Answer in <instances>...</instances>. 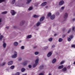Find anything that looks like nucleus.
<instances>
[{
  "label": "nucleus",
  "instance_id": "nucleus-1",
  "mask_svg": "<svg viewBox=\"0 0 75 75\" xmlns=\"http://www.w3.org/2000/svg\"><path fill=\"white\" fill-rule=\"evenodd\" d=\"M38 61H39V58H38L35 61V63L33 64V68L36 67L38 64Z\"/></svg>",
  "mask_w": 75,
  "mask_h": 75
},
{
  "label": "nucleus",
  "instance_id": "nucleus-2",
  "mask_svg": "<svg viewBox=\"0 0 75 75\" xmlns=\"http://www.w3.org/2000/svg\"><path fill=\"white\" fill-rule=\"evenodd\" d=\"M14 54L12 55V57L13 58H16L17 57V52L16 51H14Z\"/></svg>",
  "mask_w": 75,
  "mask_h": 75
},
{
  "label": "nucleus",
  "instance_id": "nucleus-3",
  "mask_svg": "<svg viewBox=\"0 0 75 75\" xmlns=\"http://www.w3.org/2000/svg\"><path fill=\"white\" fill-rule=\"evenodd\" d=\"M73 37H74V36H73V35H72L70 36V38H67V40L68 41H71V39H72V38H73Z\"/></svg>",
  "mask_w": 75,
  "mask_h": 75
},
{
  "label": "nucleus",
  "instance_id": "nucleus-4",
  "mask_svg": "<svg viewBox=\"0 0 75 75\" xmlns=\"http://www.w3.org/2000/svg\"><path fill=\"white\" fill-rule=\"evenodd\" d=\"M11 13L12 15L13 16H14V15H15V14H16V12H15V11H14L13 10H11Z\"/></svg>",
  "mask_w": 75,
  "mask_h": 75
},
{
  "label": "nucleus",
  "instance_id": "nucleus-5",
  "mask_svg": "<svg viewBox=\"0 0 75 75\" xmlns=\"http://www.w3.org/2000/svg\"><path fill=\"white\" fill-rule=\"evenodd\" d=\"M64 4V1L63 0L61 1L59 3V5L60 6H62Z\"/></svg>",
  "mask_w": 75,
  "mask_h": 75
},
{
  "label": "nucleus",
  "instance_id": "nucleus-6",
  "mask_svg": "<svg viewBox=\"0 0 75 75\" xmlns=\"http://www.w3.org/2000/svg\"><path fill=\"white\" fill-rule=\"evenodd\" d=\"M68 13H66L64 14V18H68Z\"/></svg>",
  "mask_w": 75,
  "mask_h": 75
},
{
  "label": "nucleus",
  "instance_id": "nucleus-7",
  "mask_svg": "<svg viewBox=\"0 0 75 75\" xmlns=\"http://www.w3.org/2000/svg\"><path fill=\"white\" fill-rule=\"evenodd\" d=\"M13 63V61H10L8 62V65H12Z\"/></svg>",
  "mask_w": 75,
  "mask_h": 75
},
{
  "label": "nucleus",
  "instance_id": "nucleus-8",
  "mask_svg": "<svg viewBox=\"0 0 75 75\" xmlns=\"http://www.w3.org/2000/svg\"><path fill=\"white\" fill-rule=\"evenodd\" d=\"M47 5V2H44L41 5V6L42 7H43L44 6H45L46 5Z\"/></svg>",
  "mask_w": 75,
  "mask_h": 75
},
{
  "label": "nucleus",
  "instance_id": "nucleus-9",
  "mask_svg": "<svg viewBox=\"0 0 75 75\" xmlns=\"http://www.w3.org/2000/svg\"><path fill=\"white\" fill-rule=\"evenodd\" d=\"M52 55V52H49L47 54V56L48 57H51V55Z\"/></svg>",
  "mask_w": 75,
  "mask_h": 75
},
{
  "label": "nucleus",
  "instance_id": "nucleus-10",
  "mask_svg": "<svg viewBox=\"0 0 75 75\" xmlns=\"http://www.w3.org/2000/svg\"><path fill=\"white\" fill-rule=\"evenodd\" d=\"M45 18V17H44V16H43L40 19V21H43L44 20V18Z\"/></svg>",
  "mask_w": 75,
  "mask_h": 75
},
{
  "label": "nucleus",
  "instance_id": "nucleus-11",
  "mask_svg": "<svg viewBox=\"0 0 75 75\" xmlns=\"http://www.w3.org/2000/svg\"><path fill=\"white\" fill-rule=\"evenodd\" d=\"M55 16L54 15H53L51 16V18L52 20H54V19H55Z\"/></svg>",
  "mask_w": 75,
  "mask_h": 75
},
{
  "label": "nucleus",
  "instance_id": "nucleus-12",
  "mask_svg": "<svg viewBox=\"0 0 75 75\" xmlns=\"http://www.w3.org/2000/svg\"><path fill=\"white\" fill-rule=\"evenodd\" d=\"M6 45H7V44H6V43L4 42L3 44V46L4 48L6 47Z\"/></svg>",
  "mask_w": 75,
  "mask_h": 75
},
{
  "label": "nucleus",
  "instance_id": "nucleus-13",
  "mask_svg": "<svg viewBox=\"0 0 75 75\" xmlns=\"http://www.w3.org/2000/svg\"><path fill=\"white\" fill-rule=\"evenodd\" d=\"M18 44V43L17 42H15L14 43L13 45L14 46H17Z\"/></svg>",
  "mask_w": 75,
  "mask_h": 75
},
{
  "label": "nucleus",
  "instance_id": "nucleus-14",
  "mask_svg": "<svg viewBox=\"0 0 75 75\" xmlns=\"http://www.w3.org/2000/svg\"><path fill=\"white\" fill-rule=\"evenodd\" d=\"M32 37V35H29L27 36V38L28 39L29 38H31Z\"/></svg>",
  "mask_w": 75,
  "mask_h": 75
},
{
  "label": "nucleus",
  "instance_id": "nucleus-15",
  "mask_svg": "<svg viewBox=\"0 0 75 75\" xmlns=\"http://www.w3.org/2000/svg\"><path fill=\"white\" fill-rule=\"evenodd\" d=\"M56 61H57V59H54L53 60L52 62L53 64H54V63H55V62H56Z\"/></svg>",
  "mask_w": 75,
  "mask_h": 75
},
{
  "label": "nucleus",
  "instance_id": "nucleus-16",
  "mask_svg": "<svg viewBox=\"0 0 75 75\" xmlns=\"http://www.w3.org/2000/svg\"><path fill=\"white\" fill-rule=\"evenodd\" d=\"M63 67H64V66L63 65L59 66L58 67L59 69H62V68H63Z\"/></svg>",
  "mask_w": 75,
  "mask_h": 75
},
{
  "label": "nucleus",
  "instance_id": "nucleus-17",
  "mask_svg": "<svg viewBox=\"0 0 75 75\" xmlns=\"http://www.w3.org/2000/svg\"><path fill=\"white\" fill-rule=\"evenodd\" d=\"M15 68V66H12L10 67V68L11 69H14Z\"/></svg>",
  "mask_w": 75,
  "mask_h": 75
},
{
  "label": "nucleus",
  "instance_id": "nucleus-18",
  "mask_svg": "<svg viewBox=\"0 0 75 75\" xmlns=\"http://www.w3.org/2000/svg\"><path fill=\"white\" fill-rule=\"evenodd\" d=\"M65 62V61H63L60 62V64L61 65H62V64H64Z\"/></svg>",
  "mask_w": 75,
  "mask_h": 75
},
{
  "label": "nucleus",
  "instance_id": "nucleus-19",
  "mask_svg": "<svg viewBox=\"0 0 75 75\" xmlns=\"http://www.w3.org/2000/svg\"><path fill=\"white\" fill-rule=\"evenodd\" d=\"M23 65H25V66L27 64V61H26L23 62Z\"/></svg>",
  "mask_w": 75,
  "mask_h": 75
},
{
  "label": "nucleus",
  "instance_id": "nucleus-20",
  "mask_svg": "<svg viewBox=\"0 0 75 75\" xmlns=\"http://www.w3.org/2000/svg\"><path fill=\"white\" fill-rule=\"evenodd\" d=\"M63 41V39L62 38H59V42H62Z\"/></svg>",
  "mask_w": 75,
  "mask_h": 75
},
{
  "label": "nucleus",
  "instance_id": "nucleus-21",
  "mask_svg": "<svg viewBox=\"0 0 75 75\" xmlns=\"http://www.w3.org/2000/svg\"><path fill=\"white\" fill-rule=\"evenodd\" d=\"M39 17V16L37 15H33V17H34V18H37Z\"/></svg>",
  "mask_w": 75,
  "mask_h": 75
},
{
  "label": "nucleus",
  "instance_id": "nucleus-22",
  "mask_svg": "<svg viewBox=\"0 0 75 75\" xmlns=\"http://www.w3.org/2000/svg\"><path fill=\"white\" fill-rule=\"evenodd\" d=\"M7 11H5L2 13V14H7Z\"/></svg>",
  "mask_w": 75,
  "mask_h": 75
},
{
  "label": "nucleus",
  "instance_id": "nucleus-23",
  "mask_svg": "<svg viewBox=\"0 0 75 75\" xmlns=\"http://www.w3.org/2000/svg\"><path fill=\"white\" fill-rule=\"evenodd\" d=\"M6 64V62H4L2 63V64H0V66H4Z\"/></svg>",
  "mask_w": 75,
  "mask_h": 75
},
{
  "label": "nucleus",
  "instance_id": "nucleus-24",
  "mask_svg": "<svg viewBox=\"0 0 75 75\" xmlns=\"http://www.w3.org/2000/svg\"><path fill=\"white\" fill-rule=\"evenodd\" d=\"M27 1L26 3L27 4H29L31 1V0H27Z\"/></svg>",
  "mask_w": 75,
  "mask_h": 75
},
{
  "label": "nucleus",
  "instance_id": "nucleus-25",
  "mask_svg": "<svg viewBox=\"0 0 75 75\" xmlns=\"http://www.w3.org/2000/svg\"><path fill=\"white\" fill-rule=\"evenodd\" d=\"M21 71L22 72H24V71H25V69L24 68H22L21 69Z\"/></svg>",
  "mask_w": 75,
  "mask_h": 75
},
{
  "label": "nucleus",
  "instance_id": "nucleus-26",
  "mask_svg": "<svg viewBox=\"0 0 75 75\" xmlns=\"http://www.w3.org/2000/svg\"><path fill=\"white\" fill-rule=\"evenodd\" d=\"M48 17H51V13H49L47 15Z\"/></svg>",
  "mask_w": 75,
  "mask_h": 75
},
{
  "label": "nucleus",
  "instance_id": "nucleus-27",
  "mask_svg": "<svg viewBox=\"0 0 75 75\" xmlns=\"http://www.w3.org/2000/svg\"><path fill=\"white\" fill-rule=\"evenodd\" d=\"M41 24V23L40 22H38L37 23V26H39Z\"/></svg>",
  "mask_w": 75,
  "mask_h": 75
},
{
  "label": "nucleus",
  "instance_id": "nucleus-28",
  "mask_svg": "<svg viewBox=\"0 0 75 75\" xmlns=\"http://www.w3.org/2000/svg\"><path fill=\"white\" fill-rule=\"evenodd\" d=\"M3 38V35H1L0 36V40H2V38Z\"/></svg>",
  "mask_w": 75,
  "mask_h": 75
},
{
  "label": "nucleus",
  "instance_id": "nucleus-29",
  "mask_svg": "<svg viewBox=\"0 0 75 75\" xmlns=\"http://www.w3.org/2000/svg\"><path fill=\"white\" fill-rule=\"evenodd\" d=\"M62 70L64 71H67V68L64 67L63 69Z\"/></svg>",
  "mask_w": 75,
  "mask_h": 75
},
{
  "label": "nucleus",
  "instance_id": "nucleus-30",
  "mask_svg": "<svg viewBox=\"0 0 75 75\" xmlns=\"http://www.w3.org/2000/svg\"><path fill=\"white\" fill-rule=\"evenodd\" d=\"M16 1L15 0H13L12 1V4H14L15 3Z\"/></svg>",
  "mask_w": 75,
  "mask_h": 75
},
{
  "label": "nucleus",
  "instance_id": "nucleus-31",
  "mask_svg": "<svg viewBox=\"0 0 75 75\" xmlns=\"http://www.w3.org/2000/svg\"><path fill=\"white\" fill-rule=\"evenodd\" d=\"M5 1H6V0H0V3H1L2 2H4Z\"/></svg>",
  "mask_w": 75,
  "mask_h": 75
},
{
  "label": "nucleus",
  "instance_id": "nucleus-32",
  "mask_svg": "<svg viewBox=\"0 0 75 75\" xmlns=\"http://www.w3.org/2000/svg\"><path fill=\"white\" fill-rule=\"evenodd\" d=\"M52 38H50L49 39V41H52Z\"/></svg>",
  "mask_w": 75,
  "mask_h": 75
},
{
  "label": "nucleus",
  "instance_id": "nucleus-33",
  "mask_svg": "<svg viewBox=\"0 0 75 75\" xmlns=\"http://www.w3.org/2000/svg\"><path fill=\"white\" fill-rule=\"evenodd\" d=\"M33 8L32 7H31L29 8V11L33 9Z\"/></svg>",
  "mask_w": 75,
  "mask_h": 75
},
{
  "label": "nucleus",
  "instance_id": "nucleus-34",
  "mask_svg": "<svg viewBox=\"0 0 75 75\" xmlns=\"http://www.w3.org/2000/svg\"><path fill=\"white\" fill-rule=\"evenodd\" d=\"M56 15H57V16H59V12H57Z\"/></svg>",
  "mask_w": 75,
  "mask_h": 75
},
{
  "label": "nucleus",
  "instance_id": "nucleus-35",
  "mask_svg": "<svg viewBox=\"0 0 75 75\" xmlns=\"http://www.w3.org/2000/svg\"><path fill=\"white\" fill-rule=\"evenodd\" d=\"M71 47L72 48H75V45H71Z\"/></svg>",
  "mask_w": 75,
  "mask_h": 75
},
{
  "label": "nucleus",
  "instance_id": "nucleus-36",
  "mask_svg": "<svg viewBox=\"0 0 75 75\" xmlns=\"http://www.w3.org/2000/svg\"><path fill=\"white\" fill-rule=\"evenodd\" d=\"M71 31V29H70L68 31V33H69Z\"/></svg>",
  "mask_w": 75,
  "mask_h": 75
},
{
  "label": "nucleus",
  "instance_id": "nucleus-37",
  "mask_svg": "<svg viewBox=\"0 0 75 75\" xmlns=\"http://www.w3.org/2000/svg\"><path fill=\"white\" fill-rule=\"evenodd\" d=\"M21 49H22V50H24V46H21Z\"/></svg>",
  "mask_w": 75,
  "mask_h": 75
},
{
  "label": "nucleus",
  "instance_id": "nucleus-38",
  "mask_svg": "<svg viewBox=\"0 0 75 75\" xmlns=\"http://www.w3.org/2000/svg\"><path fill=\"white\" fill-rule=\"evenodd\" d=\"M64 9V7L62 6L61 8V10H63Z\"/></svg>",
  "mask_w": 75,
  "mask_h": 75
},
{
  "label": "nucleus",
  "instance_id": "nucleus-39",
  "mask_svg": "<svg viewBox=\"0 0 75 75\" xmlns=\"http://www.w3.org/2000/svg\"><path fill=\"white\" fill-rule=\"evenodd\" d=\"M38 52H35V55H38Z\"/></svg>",
  "mask_w": 75,
  "mask_h": 75
},
{
  "label": "nucleus",
  "instance_id": "nucleus-40",
  "mask_svg": "<svg viewBox=\"0 0 75 75\" xmlns=\"http://www.w3.org/2000/svg\"><path fill=\"white\" fill-rule=\"evenodd\" d=\"M32 67V66H31V65H28V67L29 68H31Z\"/></svg>",
  "mask_w": 75,
  "mask_h": 75
},
{
  "label": "nucleus",
  "instance_id": "nucleus-41",
  "mask_svg": "<svg viewBox=\"0 0 75 75\" xmlns=\"http://www.w3.org/2000/svg\"><path fill=\"white\" fill-rule=\"evenodd\" d=\"M39 75H44V73H40Z\"/></svg>",
  "mask_w": 75,
  "mask_h": 75
},
{
  "label": "nucleus",
  "instance_id": "nucleus-42",
  "mask_svg": "<svg viewBox=\"0 0 75 75\" xmlns=\"http://www.w3.org/2000/svg\"><path fill=\"white\" fill-rule=\"evenodd\" d=\"M71 68V66H69L67 67V68H68V69H69V68Z\"/></svg>",
  "mask_w": 75,
  "mask_h": 75
},
{
  "label": "nucleus",
  "instance_id": "nucleus-43",
  "mask_svg": "<svg viewBox=\"0 0 75 75\" xmlns=\"http://www.w3.org/2000/svg\"><path fill=\"white\" fill-rule=\"evenodd\" d=\"M55 47V45H53L52 46V48H54V47Z\"/></svg>",
  "mask_w": 75,
  "mask_h": 75
},
{
  "label": "nucleus",
  "instance_id": "nucleus-44",
  "mask_svg": "<svg viewBox=\"0 0 75 75\" xmlns=\"http://www.w3.org/2000/svg\"><path fill=\"white\" fill-rule=\"evenodd\" d=\"M75 18H73L72 20V21H75Z\"/></svg>",
  "mask_w": 75,
  "mask_h": 75
},
{
  "label": "nucleus",
  "instance_id": "nucleus-45",
  "mask_svg": "<svg viewBox=\"0 0 75 75\" xmlns=\"http://www.w3.org/2000/svg\"><path fill=\"white\" fill-rule=\"evenodd\" d=\"M6 28L7 29H8V28H9V26L6 27Z\"/></svg>",
  "mask_w": 75,
  "mask_h": 75
},
{
  "label": "nucleus",
  "instance_id": "nucleus-46",
  "mask_svg": "<svg viewBox=\"0 0 75 75\" xmlns=\"http://www.w3.org/2000/svg\"><path fill=\"white\" fill-rule=\"evenodd\" d=\"M45 50H47V48H48V47H45Z\"/></svg>",
  "mask_w": 75,
  "mask_h": 75
},
{
  "label": "nucleus",
  "instance_id": "nucleus-47",
  "mask_svg": "<svg viewBox=\"0 0 75 75\" xmlns=\"http://www.w3.org/2000/svg\"><path fill=\"white\" fill-rule=\"evenodd\" d=\"M74 29H75V27H73V29H72L73 31H74Z\"/></svg>",
  "mask_w": 75,
  "mask_h": 75
},
{
  "label": "nucleus",
  "instance_id": "nucleus-48",
  "mask_svg": "<svg viewBox=\"0 0 75 75\" xmlns=\"http://www.w3.org/2000/svg\"><path fill=\"white\" fill-rule=\"evenodd\" d=\"M21 59H22L21 58L19 59V61H21Z\"/></svg>",
  "mask_w": 75,
  "mask_h": 75
},
{
  "label": "nucleus",
  "instance_id": "nucleus-49",
  "mask_svg": "<svg viewBox=\"0 0 75 75\" xmlns=\"http://www.w3.org/2000/svg\"><path fill=\"white\" fill-rule=\"evenodd\" d=\"M45 8H48V6H46V7H45Z\"/></svg>",
  "mask_w": 75,
  "mask_h": 75
},
{
  "label": "nucleus",
  "instance_id": "nucleus-50",
  "mask_svg": "<svg viewBox=\"0 0 75 75\" xmlns=\"http://www.w3.org/2000/svg\"><path fill=\"white\" fill-rule=\"evenodd\" d=\"M1 18H0V23H1Z\"/></svg>",
  "mask_w": 75,
  "mask_h": 75
},
{
  "label": "nucleus",
  "instance_id": "nucleus-51",
  "mask_svg": "<svg viewBox=\"0 0 75 75\" xmlns=\"http://www.w3.org/2000/svg\"><path fill=\"white\" fill-rule=\"evenodd\" d=\"M57 35V34H55L54 35V36H56V35Z\"/></svg>",
  "mask_w": 75,
  "mask_h": 75
},
{
  "label": "nucleus",
  "instance_id": "nucleus-52",
  "mask_svg": "<svg viewBox=\"0 0 75 75\" xmlns=\"http://www.w3.org/2000/svg\"><path fill=\"white\" fill-rule=\"evenodd\" d=\"M48 75H52L51 73H50Z\"/></svg>",
  "mask_w": 75,
  "mask_h": 75
},
{
  "label": "nucleus",
  "instance_id": "nucleus-53",
  "mask_svg": "<svg viewBox=\"0 0 75 75\" xmlns=\"http://www.w3.org/2000/svg\"><path fill=\"white\" fill-rule=\"evenodd\" d=\"M74 65H75V62H74Z\"/></svg>",
  "mask_w": 75,
  "mask_h": 75
},
{
  "label": "nucleus",
  "instance_id": "nucleus-54",
  "mask_svg": "<svg viewBox=\"0 0 75 75\" xmlns=\"http://www.w3.org/2000/svg\"><path fill=\"white\" fill-rule=\"evenodd\" d=\"M23 75H27V74H23Z\"/></svg>",
  "mask_w": 75,
  "mask_h": 75
},
{
  "label": "nucleus",
  "instance_id": "nucleus-55",
  "mask_svg": "<svg viewBox=\"0 0 75 75\" xmlns=\"http://www.w3.org/2000/svg\"><path fill=\"white\" fill-rule=\"evenodd\" d=\"M19 42H21V41L20 40V41H19Z\"/></svg>",
  "mask_w": 75,
  "mask_h": 75
},
{
  "label": "nucleus",
  "instance_id": "nucleus-56",
  "mask_svg": "<svg viewBox=\"0 0 75 75\" xmlns=\"http://www.w3.org/2000/svg\"><path fill=\"white\" fill-rule=\"evenodd\" d=\"M63 36H64V37H65V35H63Z\"/></svg>",
  "mask_w": 75,
  "mask_h": 75
},
{
  "label": "nucleus",
  "instance_id": "nucleus-57",
  "mask_svg": "<svg viewBox=\"0 0 75 75\" xmlns=\"http://www.w3.org/2000/svg\"><path fill=\"white\" fill-rule=\"evenodd\" d=\"M1 35V34L0 33V35Z\"/></svg>",
  "mask_w": 75,
  "mask_h": 75
}]
</instances>
